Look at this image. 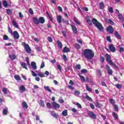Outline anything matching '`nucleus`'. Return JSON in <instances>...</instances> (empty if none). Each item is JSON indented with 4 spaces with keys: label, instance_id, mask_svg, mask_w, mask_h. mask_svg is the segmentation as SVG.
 <instances>
[{
    "label": "nucleus",
    "instance_id": "nucleus-1",
    "mask_svg": "<svg viewBox=\"0 0 124 124\" xmlns=\"http://www.w3.org/2000/svg\"><path fill=\"white\" fill-rule=\"evenodd\" d=\"M81 54L84 55L85 59L88 60H92L94 57V52L92 49H85Z\"/></svg>",
    "mask_w": 124,
    "mask_h": 124
},
{
    "label": "nucleus",
    "instance_id": "nucleus-2",
    "mask_svg": "<svg viewBox=\"0 0 124 124\" xmlns=\"http://www.w3.org/2000/svg\"><path fill=\"white\" fill-rule=\"evenodd\" d=\"M92 22L93 23V25H94L95 27H96V28L98 29L99 31H103L104 28H103L102 25H101L100 23L98 22L96 19L93 18L92 19Z\"/></svg>",
    "mask_w": 124,
    "mask_h": 124
},
{
    "label": "nucleus",
    "instance_id": "nucleus-3",
    "mask_svg": "<svg viewBox=\"0 0 124 124\" xmlns=\"http://www.w3.org/2000/svg\"><path fill=\"white\" fill-rule=\"evenodd\" d=\"M22 45L24 46L26 52L29 54H31V49L30 46H29V44H26L25 42H23L22 43Z\"/></svg>",
    "mask_w": 124,
    "mask_h": 124
},
{
    "label": "nucleus",
    "instance_id": "nucleus-4",
    "mask_svg": "<svg viewBox=\"0 0 124 124\" xmlns=\"http://www.w3.org/2000/svg\"><path fill=\"white\" fill-rule=\"evenodd\" d=\"M107 31L110 34H113L114 33V28L112 26L110 25L107 27Z\"/></svg>",
    "mask_w": 124,
    "mask_h": 124
},
{
    "label": "nucleus",
    "instance_id": "nucleus-5",
    "mask_svg": "<svg viewBox=\"0 0 124 124\" xmlns=\"http://www.w3.org/2000/svg\"><path fill=\"white\" fill-rule=\"evenodd\" d=\"M12 35L13 36L14 39H19L20 36L19 35V33L17 31H14Z\"/></svg>",
    "mask_w": 124,
    "mask_h": 124
},
{
    "label": "nucleus",
    "instance_id": "nucleus-6",
    "mask_svg": "<svg viewBox=\"0 0 124 124\" xmlns=\"http://www.w3.org/2000/svg\"><path fill=\"white\" fill-rule=\"evenodd\" d=\"M88 115L91 119H93L94 120H95V119H96V115L92 111L89 112Z\"/></svg>",
    "mask_w": 124,
    "mask_h": 124
},
{
    "label": "nucleus",
    "instance_id": "nucleus-7",
    "mask_svg": "<svg viewBox=\"0 0 124 124\" xmlns=\"http://www.w3.org/2000/svg\"><path fill=\"white\" fill-rule=\"evenodd\" d=\"M108 48L109 50H110L111 52H112V53L116 52V48L114 45H113V44H110L108 46Z\"/></svg>",
    "mask_w": 124,
    "mask_h": 124
},
{
    "label": "nucleus",
    "instance_id": "nucleus-8",
    "mask_svg": "<svg viewBox=\"0 0 124 124\" xmlns=\"http://www.w3.org/2000/svg\"><path fill=\"white\" fill-rule=\"evenodd\" d=\"M106 67L108 69V75H112L113 74V71L110 69V66L108 65H106Z\"/></svg>",
    "mask_w": 124,
    "mask_h": 124
},
{
    "label": "nucleus",
    "instance_id": "nucleus-9",
    "mask_svg": "<svg viewBox=\"0 0 124 124\" xmlns=\"http://www.w3.org/2000/svg\"><path fill=\"white\" fill-rule=\"evenodd\" d=\"M71 28L74 33H75V34H77L78 31H77V28H76V26H75V25H72Z\"/></svg>",
    "mask_w": 124,
    "mask_h": 124
},
{
    "label": "nucleus",
    "instance_id": "nucleus-10",
    "mask_svg": "<svg viewBox=\"0 0 124 124\" xmlns=\"http://www.w3.org/2000/svg\"><path fill=\"white\" fill-rule=\"evenodd\" d=\"M9 58L10 59L11 61H14V60H16V58H17V55L16 54H12V55H9Z\"/></svg>",
    "mask_w": 124,
    "mask_h": 124
},
{
    "label": "nucleus",
    "instance_id": "nucleus-11",
    "mask_svg": "<svg viewBox=\"0 0 124 124\" xmlns=\"http://www.w3.org/2000/svg\"><path fill=\"white\" fill-rule=\"evenodd\" d=\"M31 66L32 68L35 70L36 69H37V67L36 66V63H35V62H31Z\"/></svg>",
    "mask_w": 124,
    "mask_h": 124
},
{
    "label": "nucleus",
    "instance_id": "nucleus-12",
    "mask_svg": "<svg viewBox=\"0 0 124 124\" xmlns=\"http://www.w3.org/2000/svg\"><path fill=\"white\" fill-rule=\"evenodd\" d=\"M114 33L115 36L116 37V38H117V39H122V36H121V35H120L118 31H115Z\"/></svg>",
    "mask_w": 124,
    "mask_h": 124
},
{
    "label": "nucleus",
    "instance_id": "nucleus-13",
    "mask_svg": "<svg viewBox=\"0 0 124 124\" xmlns=\"http://www.w3.org/2000/svg\"><path fill=\"white\" fill-rule=\"evenodd\" d=\"M106 60L107 62H108V63H109L110 61H112L111 60V56H110V55L107 53L106 54Z\"/></svg>",
    "mask_w": 124,
    "mask_h": 124
},
{
    "label": "nucleus",
    "instance_id": "nucleus-14",
    "mask_svg": "<svg viewBox=\"0 0 124 124\" xmlns=\"http://www.w3.org/2000/svg\"><path fill=\"white\" fill-rule=\"evenodd\" d=\"M33 21L34 22V24H35V25H39L40 24L39 19L36 17L33 18Z\"/></svg>",
    "mask_w": 124,
    "mask_h": 124
},
{
    "label": "nucleus",
    "instance_id": "nucleus-15",
    "mask_svg": "<svg viewBox=\"0 0 124 124\" xmlns=\"http://www.w3.org/2000/svg\"><path fill=\"white\" fill-rule=\"evenodd\" d=\"M39 23H41V24H44V23H45V19H44V17L42 16L39 18Z\"/></svg>",
    "mask_w": 124,
    "mask_h": 124
},
{
    "label": "nucleus",
    "instance_id": "nucleus-16",
    "mask_svg": "<svg viewBox=\"0 0 124 124\" xmlns=\"http://www.w3.org/2000/svg\"><path fill=\"white\" fill-rule=\"evenodd\" d=\"M52 105L54 108H60V107H61V106H60L59 104L57 103L56 102H53Z\"/></svg>",
    "mask_w": 124,
    "mask_h": 124
},
{
    "label": "nucleus",
    "instance_id": "nucleus-17",
    "mask_svg": "<svg viewBox=\"0 0 124 124\" xmlns=\"http://www.w3.org/2000/svg\"><path fill=\"white\" fill-rule=\"evenodd\" d=\"M57 43L58 45V47L60 49H62V42H61L60 40H57Z\"/></svg>",
    "mask_w": 124,
    "mask_h": 124
},
{
    "label": "nucleus",
    "instance_id": "nucleus-18",
    "mask_svg": "<svg viewBox=\"0 0 124 124\" xmlns=\"http://www.w3.org/2000/svg\"><path fill=\"white\" fill-rule=\"evenodd\" d=\"M62 16L59 15L57 16V20L58 21V22L60 24L62 22Z\"/></svg>",
    "mask_w": 124,
    "mask_h": 124
},
{
    "label": "nucleus",
    "instance_id": "nucleus-19",
    "mask_svg": "<svg viewBox=\"0 0 124 124\" xmlns=\"http://www.w3.org/2000/svg\"><path fill=\"white\" fill-rule=\"evenodd\" d=\"M20 65L23 68H24L25 69H26V70H28V67H27V64H26V63L21 62Z\"/></svg>",
    "mask_w": 124,
    "mask_h": 124
},
{
    "label": "nucleus",
    "instance_id": "nucleus-20",
    "mask_svg": "<svg viewBox=\"0 0 124 124\" xmlns=\"http://www.w3.org/2000/svg\"><path fill=\"white\" fill-rule=\"evenodd\" d=\"M62 52L63 53H68L69 52V48L67 47V46H65L62 50Z\"/></svg>",
    "mask_w": 124,
    "mask_h": 124
},
{
    "label": "nucleus",
    "instance_id": "nucleus-21",
    "mask_svg": "<svg viewBox=\"0 0 124 124\" xmlns=\"http://www.w3.org/2000/svg\"><path fill=\"white\" fill-rule=\"evenodd\" d=\"M112 114L113 118H114L115 120H118L119 119V116H118V114L114 112H112Z\"/></svg>",
    "mask_w": 124,
    "mask_h": 124
},
{
    "label": "nucleus",
    "instance_id": "nucleus-22",
    "mask_svg": "<svg viewBox=\"0 0 124 124\" xmlns=\"http://www.w3.org/2000/svg\"><path fill=\"white\" fill-rule=\"evenodd\" d=\"M99 6H100V9L101 10H103L104 8V3L103 2L101 1L99 3Z\"/></svg>",
    "mask_w": 124,
    "mask_h": 124
},
{
    "label": "nucleus",
    "instance_id": "nucleus-23",
    "mask_svg": "<svg viewBox=\"0 0 124 124\" xmlns=\"http://www.w3.org/2000/svg\"><path fill=\"white\" fill-rule=\"evenodd\" d=\"M13 25L14 27H15L16 29H19V25L17 24V22L15 20H13Z\"/></svg>",
    "mask_w": 124,
    "mask_h": 124
},
{
    "label": "nucleus",
    "instance_id": "nucleus-24",
    "mask_svg": "<svg viewBox=\"0 0 124 124\" xmlns=\"http://www.w3.org/2000/svg\"><path fill=\"white\" fill-rule=\"evenodd\" d=\"M6 12L7 14L8 15H11V14H12V12H13V10L12 9H6Z\"/></svg>",
    "mask_w": 124,
    "mask_h": 124
},
{
    "label": "nucleus",
    "instance_id": "nucleus-25",
    "mask_svg": "<svg viewBox=\"0 0 124 124\" xmlns=\"http://www.w3.org/2000/svg\"><path fill=\"white\" fill-rule=\"evenodd\" d=\"M39 104L42 107H45V104H44V101H43V100H40V102L39 103Z\"/></svg>",
    "mask_w": 124,
    "mask_h": 124
},
{
    "label": "nucleus",
    "instance_id": "nucleus-26",
    "mask_svg": "<svg viewBox=\"0 0 124 124\" xmlns=\"http://www.w3.org/2000/svg\"><path fill=\"white\" fill-rule=\"evenodd\" d=\"M14 78L16 80V81H20L21 78H20V76L18 75H16L14 76Z\"/></svg>",
    "mask_w": 124,
    "mask_h": 124
},
{
    "label": "nucleus",
    "instance_id": "nucleus-27",
    "mask_svg": "<svg viewBox=\"0 0 124 124\" xmlns=\"http://www.w3.org/2000/svg\"><path fill=\"white\" fill-rule=\"evenodd\" d=\"M44 89L46 91H47L49 93H52V90L50 89L49 86H44Z\"/></svg>",
    "mask_w": 124,
    "mask_h": 124
},
{
    "label": "nucleus",
    "instance_id": "nucleus-28",
    "mask_svg": "<svg viewBox=\"0 0 124 124\" xmlns=\"http://www.w3.org/2000/svg\"><path fill=\"white\" fill-rule=\"evenodd\" d=\"M79 77L80 78L82 82H85V81H86V79H85V77H84V76L80 75V74H78Z\"/></svg>",
    "mask_w": 124,
    "mask_h": 124
},
{
    "label": "nucleus",
    "instance_id": "nucleus-29",
    "mask_svg": "<svg viewBox=\"0 0 124 124\" xmlns=\"http://www.w3.org/2000/svg\"><path fill=\"white\" fill-rule=\"evenodd\" d=\"M75 48L79 50V49H81V46H80L78 43H76L75 45Z\"/></svg>",
    "mask_w": 124,
    "mask_h": 124
},
{
    "label": "nucleus",
    "instance_id": "nucleus-30",
    "mask_svg": "<svg viewBox=\"0 0 124 124\" xmlns=\"http://www.w3.org/2000/svg\"><path fill=\"white\" fill-rule=\"evenodd\" d=\"M118 18L120 21H124V17L123 16V15L121 14H119L118 16Z\"/></svg>",
    "mask_w": 124,
    "mask_h": 124
},
{
    "label": "nucleus",
    "instance_id": "nucleus-31",
    "mask_svg": "<svg viewBox=\"0 0 124 124\" xmlns=\"http://www.w3.org/2000/svg\"><path fill=\"white\" fill-rule=\"evenodd\" d=\"M51 115L54 117V118H55L56 119H58V114L56 113L54 111H52L51 113Z\"/></svg>",
    "mask_w": 124,
    "mask_h": 124
},
{
    "label": "nucleus",
    "instance_id": "nucleus-32",
    "mask_svg": "<svg viewBox=\"0 0 124 124\" xmlns=\"http://www.w3.org/2000/svg\"><path fill=\"white\" fill-rule=\"evenodd\" d=\"M87 23L89 25V26H92L93 25V22H92V20L90 19V18H87Z\"/></svg>",
    "mask_w": 124,
    "mask_h": 124
},
{
    "label": "nucleus",
    "instance_id": "nucleus-33",
    "mask_svg": "<svg viewBox=\"0 0 124 124\" xmlns=\"http://www.w3.org/2000/svg\"><path fill=\"white\" fill-rule=\"evenodd\" d=\"M22 105L23 106V108H26V109H27V108L29 107V106H28V104H27V102H23L22 103Z\"/></svg>",
    "mask_w": 124,
    "mask_h": 124
},
{
    "label": "nucleus",
    "instance_id": "nucleus-34",
    "mask_svg": "<svg viewBox=\"0 0 124 124\" xmlns=\"http://www.w3.org/2000/svg\"><path fill=\"white\" fill-rule=\"evenodd\" d=\"M3 4L4 7L6 8L7 6H8V4L7 3V0H3Z\"/></svg>",
    "mask_w": 124,
    "mask_h": 124
},
{
    "label": "nucleus",
    "instance_id": "nucleus-35",
    "mask_svg": "<svg viewBox=\"0 0 124 124\" xmlns=\"http://www.w3.org/2000/svg\"><path fill=\"white\" fill-rule=\"evenodd\" d=\"M106 21L107 23H110V25H114V22L110 19H106Z\"/></svg>",
    "mask_w": 124,
    "mask_h": 124
},
{
    "label": "nucleus",
    "instance_id": "nucleus-36",
    "mask_svg": "<svg viewBox=\"0 0 124 124\" xmlns=\"http://www.w3.org/2000/svg\"><path fill=\"white\" fill-rule=\"evenodd\" d=\"M38 76L41 77V78H43V77H45V75L43 73H39L38 74Z\"/></svg>",
    "mask_w": 124,
    "mask_h": 124
},
{
    "label": "nucleus",
    "instance_id": "nucleus-37",
    "mask_svg": "<svg viewBox=\"0 0 124 124\" xmlns=\"http://www.w3.org/2000/svg\"><path fill=\"white\" fill-rule=\"evenodd\" d=\"M20 90L21 91V92H25L26 91V87H25L24 85H21L20 88Z\"/></svg>",
    "mask_w": 124,
    "mask_h": 124
},
{
    "label": "nucleus",
    "instance_id": "nucleus-38",
    "mask_svg": "<svg viewBox=\"0 0 124 124\" xmlns=\"http://www.w3.org/2000/svg\"><path fill=\"white\" fill-rule=\"evenodd\" d=\"M62 115H63L64 117H66V116H67V110H63L62 112Z\"/></svg>",
    "mask_w": 124,
    "mask_h": 124
},
{
    "label": "nucleus",
    "instance_id": "nucleus-39",
    "mask_svg": "<svg viewBox=\"0 0 124 124\" xmlns=\"http://www.w3.org/2000/svg\"><path fill=\"white\" fill-rule=\"evenodd\" d=\"M85 98H86V99H87V100H90V101L93 102V99H92V98H91V97H90L88 95L86 96Z\"/></svg>",
    "mask_w": 124,
    "mask_h": 124
},
{
    "label": "nucleus",
    "instance_id": "nucleus-40",
    "mask_svg": "<svg viewBox=\"0 0 124 124\" xmlns=\"http://www.w3.org/2000/svg\"><path fill=\"white\" fill-rule=\"evenodd\" d=\"M2 92L4 94H7V89L5 88H3L2 90Z\"/></svg>",
    "mask_w": 124,
    "mask_h": 124
},
{
    "label": "nucleus",
    "instance_id": "nucleus-41",
    "mask_svg": "<svg viewBox=\"0 0 124 124\" xmlns=\"http://www.w3.org/2000/svg\"><path fill=\"white\" fill-rule=\"evenodd\" d=\"M7 109H5V108H4L3 109V111H2V114L3 115H7Z\"/></svg>",
    "mask_w": 124,
    "mask_h": 124
},
{
    "label": "nucleus",
    "instance_id": "nucleus-42",
    "mask_svg": "<svg viewBox=\"0 0 124 124\" xmlns=\"http://www.w3.org/2000/svg\"><path fill=\"white\" fill-rule=\"evenodd\" d=\"M96 107H98V108H100L102 106V104H99L98 102H97L96 103Z\"/></svg>",
    "mask_w": 124,
    "mask_h": 124
},
{
    "label": "nucleus",
    "instance_id": "nucleus-43",
    "mask_svg": "<svg viewBox=\"0 0 124 124\" xmlns=\"http://www.w3.org/2000/svg\"><path fill=\"white\" fill-rule=\"evenodd\" d=\"M110 65H114V67H117V65H116L115 63H113V61H109V63Z\"/></svg>",
    "mask_w": 124,
    "mask_h": 124
},
{
    "label": "nucleus",
    "instance_id": "nucleus-44",
    "mask_svg": "<svg viewBox=\"0 0 124 124\" xmlns=\"http://www.w3.org/2000/svg\"><path fill=\"white\" fill-rule=\"evenodd\" d=\"M46 107L48 109H51L52 108V106H51V104L50 103H47L46 104Z\"/></svg>",
    "mask_w": 124,
    "mask_h": 124
},
{
    "label": "nucleus",
    "instance_id": "nucleus-45",
    "mask_svg": "<svg viewBox=\"0 0 124 124\" xmlns=\"http://www.w3.org/2000/svg\"><path fill=\"white\" fill-rule=\"evenodd\" d=\"M8 32L9 33H10V34H11V35H12V34L13 33V31H12V30L11 29V28H10V27H9L8 28Z\"/></svg>",
    "mask_w": 124,
    "mask_h": 124
},
{
    "label": "nucleus",
    "instance_id": "nucleus-46",
    "mask_svg": "<svg viewBox=\"0 0 124 124\" xmlns=\"http://www.w3.org/2000/svg\"><path fill=\"white\" fill-rule=\"evenodd\" d=\"M109 102L112 105H114V104H115V101L113 99H109Z\"/></svg>",
    "mask_w": 124,
    "mask_h": 124
},
{
    "label": "nucleus",
    "instance_id": "nucleus-47",
    "mask_svg": "<svg viewBox=\"0 0 124 124\" xmlns=\"http://www.w3.org/2000/svg\"><path fill=\"white\" fill-rule=\"evenodd\" d=\"M36 49L37 51H38V52H40V51H41V50H42V47H41V46H37L36 47Z\"/></svg>",
    "mask_w": 124,
    "mask_h": 124
},
{
    "label": "nucleus",
    "instance_id": "nucleus-48",
    "mask_svg": "<svg viewBox=\"0 0 124 124\" xmlns=\"http://www.w3.org/2000/svg\"><path fill=\"white\" fill-rule=\"evenodd\" d=\"M74 21L75 23H76L78 25H80V23L77 20V18L76 17H74Z\"/></svg>",
    "mask_w": 124,
    "mask_h": 124
},
{
    "label": "nucleus",
    "instance_id": "nucleus-49",
    "mask_svg": "<svg viewBox=\"0 0 124 124\" xmlns=\"http://www.w3.org/2000/svg\"><path fill=\"white\" fill-rule=\"evenodd\" d=\"M114 108L115 111H116V112H118V111H119V108H118L117 105H114Z\"/></svg>",
    "mask_w": 124,
    "mask_h": 124
},
{
    "label": "nucleus",
    "instance_id": "nucleus-50",
    "mask_svg": "<svg viewBox=\"0 0 124 124\" xmlns=\"http://www.w3.org/2000/svg\"><path fill=\"white\" fill-rule=\"evenodd\" d=\"M76 105L78 107V108H79V109H82V106L79 103L77 102Z\"/></svg>",
    "mask_w": 124,
    "mask_h": 124
},
{
    "label": "nucleus",
    "instance_id": "nucleus-51",
    "mask_svg": "<svg viewBox=\"0 0 124 124\" xmlns=\"http://www.w3.org/2000/svg\"><path fill=\"white\" fill-rule=\"evenodd\" d=\"M26 62H27V64L28 65H31V64L30 63V60H29V57H27L26 59Z\"/></svg>",
    "mask_w": 124,
    "mask_h": 124
},
{
    "label": "nucleus",
    "instance_id": "nucleus-52",
    "mask_svg": "<svg viewBox=\"0 0 124 124\" xmlns=\"http://www.w3.org/2000/svg\"><path fill=\"white\" fill-rule=\"evenodd\" d=\"M3 39L4 40H8V36L7 35H4L3 37Z\"/></svg>",
    "mask_w": 124,
    "mask_h": 124
},
{
    "label": "nucleus",
    "instance_id": "nucleus-53",
    "mask_svg": "<svg viewBox=\"0 0 124 124\" xmlns=\"http://www.w3.org/2000/svg\"><path fill=\"white\" fill-rule=\"evenodd\" d=\"M43 67H45V62H42L40 68H43Z\"/></svg>",
    "mask_w": 124,
    "mask_h": 124
},
{
    "label": "nucleus",
    "instance_id": "nucleus-54",
    "mask_svg": "<svg viewBox=\"0 0 124 124\" xmlns=\"http://www.w3.org/2000/svg\"><path fill=\"white\" fill-rule=\"evenodd\" d=\"M31 75L32 76H33V77H36V76H37V75L33 71H31Z\"/></svg>",
    "mask_w": 124,
    "mask_h": 124
},
{
    "label": "nucleus",
    "instance_id": "nucleus-55",
    "mask_svg": "<svg viewBox=\"0 0 124 124\" xmlns=\"http://www.w3.org/2000/svg\"><path fill=\"white\" fill-rule=\"evenodd\" d=\"M86 81L88 83H91L92 82V80L90 78H89V77H86Z\"/></svg>",
    "mask_w": 124,
    "mask_h": 124
},
{
    "label": "nucleus",
    "instance_id": "nucleus-56",
    "mask_svg": "<svg viewBox=\"0 0 124 124\" xmlns=\"http://www.w3.org/2000/svg\"><path fill=\"white\" fill-rule=\"evenodd\" d=\"M63 59L64 60V62H67V58L66 57V55H63Z\"/></svg>",
    "mask_w": 124,
    "mask_h": 124
},
{
    "label": "nucleus",
    "instance_id": "nucleus-57",
    "mask_svg": "<svg viewBox=\"0 0 124 124\" xmlns=\"http://www.w3.org/2000/svg\"><path fill=\"white\" fill-rule=\"evenodd\" d=\"M29 13L31 14V15H33V11L31 8L29 9Z\"/></svg>",
    "mask_w": 124,
    "mask_h": 124
},
{
    "label": "nucleus",
    "instance_id": "nucleus-58",
    "mask_svg": "<svg viewBox=\"0 0 124 124\" xmlns=\"http://www.w3.org/2000/svg\"><path fill=\"white\" fill-rule=\"evenodd\" d=\"M100 61L102 63L104 62V61H105V58H104L103 57H100Z\"/></svg>",
    "mask_w": 124,
    "mask_h": 124
},
{
    "label": "nucleus",
    "instance_id": "nucleus-59",
    "mask_svg": "<svg viewBox=\"0 0 124 124\" xmlns=\"http://www.w3.org/2000/svg\"><path fill=\"white\" fill-rule=\"evenodd\" d=\"M86 90L88 91V92H92V89L89 87L88 85H86Z\"/></svg>",
    "mask_w": 124,
    "mask_h": 124
},
{
    "label": "nucleus",
    "instance_id": "nucleus-60",
    "mask_svg": "<svg viewBox=\"0 0 124 124\" xmlns=\"http://www.w3.org/2000/svg\"><path fill=\"white\" fill-rule=\"evenodd\" d=\"M81 73H87V72H88V71L86 69H83L81 70Z\"/></svg>",
    "mask_w": 124,
    "mask_h": 124
},
{
    "label": "nucleus",
    "instance_id": "nucleus-61",
    "mask_svg": "<svg viewBox=\"0 0 124 124\" xmlns=\"http://www.w3.org/2000/svg\"><path fill=\"white\" fill-rule=\"evenodd\" d=\"M75 94H76V95H80V91H76L75 92Z\"/></svg>",
    "mask_w": 124,
    "mask_h": 124
},
{
    "label": "nucleus",
    "instance_id": "nucleus-62",
    "mask_svg": "<svg viewBox=\"0 0 124 124\" xmlns=\"http://www.w3.org/2000/svg\"><path fill=\"white\" fill-rule=\"evenodd\" d=\"M47 40H48V42H52L53 39H52V37H48L47 38Z\"/></svg>",
    "mask_w": 124,
    "mask_h": 124
},
{
    "label": "nucleus",
    "instance_id": "nucleus-63",
    "mask_svg": "<svg viewBox=\"0 0 124 124\" xmlns=\"http://www.w3.org/2000/svg\"><path fill=\"white\" fill-rule=\"evenodd\" d=\"M119 52L120 53H122V52H124V48L123 47H120Z\"/></svg>",
    "mask_w": 124,
    "mask_h": 124
},
{
    "label": "nucleus",
    "instance_id": "nucleus-64",
    "mask_svg": "<svg viewBox=\"0 0 124 124\" xmlns=\"http://www.w3.org/2000/svg\"><path fill=\"white\" fill-rule=\"evenodd\" d=\"M108 12L110 13H113V12H114V11H113V8L112 7H110L109 10H108Z\"/></svg>",
    "mask_w": 124,
    "mask_h": 124
}]
</instances>
